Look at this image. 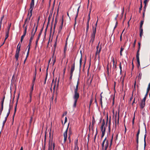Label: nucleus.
<instances>
[{
  "label": "nucleus",
  "instance_id": "obj_56",
  "mask_svg": "<svg viewBox=\"0 0 150 150\" xmlns=\"http://www.w3.org/2000/svg\"><path fill=\"white\" fill-rule=\"evenodd\" d=\"M33 38L30 37V39L29 40V43H31L32 40L33 39Z\"/></svg>",
  "mask_w": 150,
  "mask_h": 150
},
{
  "label": "nucleus",
  "instance_id": "obj_33",
  "mask_svg": "<svg viewBox=\"0 0 150 150\" xmlns=\"http://www.w3.org/2000/svg\"><path fill=\"white\" fill-rule=\"evenodd\" d=\"M112 62H113V68L114 69H116L117 67V66H116L117 62H116V64L115 65V61H114V59H113Z\"/></svg>",
  "mask_w": 150,
  "mask_h": 150
},
{
  "label": "nucleus",
  "instance_id": "obj_34",
  "mask_svg": "<svg viewBox=\"0 0 150 150\" xmlns=\"http://www.w3.org/2000/svg\"><path fill=\"white\" fill-rule=\"evenodd\" d=\"M147 96L146 95H145L143 99L141 100V101L145 102L146 100V98Z\"/></svg>",
  "mask_w": 150,
  "mask_h": 150
},
{
  "label": "nucleus",
  "instance_id": "obj_25",
  "mask_svg": "<svg viewBox=\"0 0 150 150\" xmlns=\"http://www.w3.org/2000/svg\"><path fill=\"white\" fill-rule=\"evenodd\" d=\"M19 44H18V45L17 46V50H16V51L20 52V47H21V46L20 45L19 46Z\"/></svg>",
  "mask_w": 150,
  "mask_h": 150
},
{
  "label": "nucleus",
  "instance_id": "obj_51",
  "mask_svg": "<svg viewBox=\"0 0 150 150\" xmlns=\"http://www.w3.org/2000/svg\"><path fill=\"white\" fill-rule=\"evenodd\" d=\"M119 117H120L119 112L118 113V118H117V124H118V123H119Z\"/></svg>",
  "mask_w": 150,
  "mask_h": 150
},
{
  "label": "nucleus",
  "instance_id": "obj_30",
  "mask_svg": "<svg viewBox=\"0 0 150 150\" xmlns=\"http://www.w3.org/2000/svg\"><path fill=\"white\" fill-rule=\"evenodd\" d=\"M116 117H117V116H116V115L115 116V126L113 127L115 128V131L116 130V128H117V127H116V124H117V122H116Z\"/></svg>",
  "mask_w": 150,
  "mask_h": 150
},
{
  "label": "nucleus",
  "instance_id": "obj_59",
  "mask_svg": "<svg viewBox=\"0 0 150 150\" xmlns=\"http://www.w3.org/2000/svg\"><path fill=\"white\" fill-rule=\"evenodd\" d=\"M3 108H1L0 109V115H1V114L2 111H3Z\"/></svg>",
  "mask_w": 150,
  "mask_h": 150
},
{
  "label": "nucleus",
  "instance_id": "obj_2",
  "mask_svg": "<svg viewBox=\"0 0 150 150\" xmlns=\"http://www.w3.org/2000/svg\"><path fill=\"white\" fill-rule=\"evenodd\" d=\"M34 6V0H31V2L30 4V8L29 9L30 11L28 13L27 17L26 19H30L32 15L33 10Z\"/></svg>",
  "mask_w": 150,
  "mask_h": 150
},
{
  "label": "nucleus",
  "instance_id": "obj_35",
  "mask_svg": "<svg viewBox=\"0 0 150 150\" xmlns=\"http://www.w3.org/2000/svg\"><path fill=\"white\" fill-rule=\"evenodd\" d=\"M137 67L139 68L140 67V60L139 59H137Z\"/></svg>",
  "mask_w": 150,
  "mask_h": 150
},
{
  "label": "nucleus",
  "instance_id": "obj_63",
  "mask_svg": "<svg viewBox=\"0 0 150 150\" xmlns=\"http://www.w3.org/2000/svg\"><path fill=\"white\" fill-rule=\"evenodd\" d=\"M144 21L143 20H142L140 22V25H143L144 23Z\"/></svg>",
  "mask_w": 150,
  "mask_h": 150
},
{
  "label": "nucleus",
  "instance_id": "obj_8",
  "mask_svg": "<svg viewBox=\"0 0 150 150\" xmlns=\"http://www.w3.org/2000/svg\"><path fill=\"white\" fill-rule=\"evenodd\" d=\"M52 141L51 142L50 140H49L48 143V150H52Z\"/></svg>",
  "mask_w": 150,
  "mask_h": 150
},
{
  "label": "nucleus",
  "instance_id": "obj_37",
  "mask_svg": "<svg viewBox=\"0 0 150 150\" xmlns=\"http://www.w3.org/2000/svg\"><path fill=\"white\" fill-rule=\"evenodd\" d=\"M35 79H33L32 83V86L34 87Z\"/></svg>",
  "mask_w": 150,
  "mask_h": 150
},
{
  "label": "nucleus",
  "instance_id": "obj_47",
  "mask_svg": "<svg viewBox=\"0 0 150 150\" xmlns=\"http://www.w3.org/2000/svg\"><path fill=\"white\" fill-rule=\"evenodd\" d=\"M40 36H39V34H38V38L37 39V40L36 41V45H37V44L38 41L39 39V38H40Z\"/></svg>",
  "mask_w": 150,
  "mask_h": 150
},
{
  "label": "nucleus",
  "instance_id": "obj_29",
  "mask_svg": "<svg viewBox=\"0 0 150 150\" xmlns=\"http://www.w3.org/2000/svg\"><path fill=\"white\" fill-rule=\"evenodd\" d=\"M7 117H5V120L4 121H3V125H2V127H3L4 126V125L6 121V120H7Z\"/></svg>",
  "mask_w": 150,
  "mask_h": 150
},
{
  "label": "nucleus",
  "instance_id": "obj_45",
  "mask_svg": "<svg viewBox=\"0 0 150 150\" xmlns=\"http://www.w3.org/2000/svg\"><path fill=\"white\" fill-rule=\"evenodd\" d=\"M149 0H145L144 1V5H147V3L149 1Z\"/></svg>",
  "mask_w": 150,
  "mask_h": 150
},
{
  "label": "nucleus",
  "instance_id": "obj_26",
  "mask_svg": "<svg viewBox=\"0 0 150 150\" xmlns=\"http://www.w3.org/2000/svg\"><path fill=\"white\" fill-rule=\"evenodd\" d=\"M80 8V6H79L78 8L77 12L76 13V15H75V17H73V18H74L75 19H76V18H77V16H78V13L79 11V9Z\"/></svg>",
  "mask_w": 150,
  "mask_h": 150
},
{
  "label": "nucleus",
  "instance_id": "obj_21",
  "mask_svg": "<svg viewBox=\"0 0 150 150\" xmlns=\"http://www.w3.org/2000/svg\"><path fill=\"white\" fill-rule=\"evenodd\" d=\"M26 34V33H24L23 35L21 36V42L23 41V40L25 37Z\"/></svg>",
  "mask_w": 150,
  "mask_h": 150
},
{
  "label": "nucleus",
  "instance_id": "obj_58",
  "mask_svg": "<svg viewBox=\"0 0 150 150\" xmlns=\"http://www.w3.org/2000/svg\"><path fill=\"white\" fill-rule=\"evenodd\" d=\"M32 97H30V99H29V101H28V103H30L31 102V100H32Z\"/></svg>",
  "mask_w": 150,
  "mask_h": 150
},
{
  "label": "nucleus",
  "instance_id": "obj_31",
  "mask_svg": "<svg viewBox=\"0 0 150 150\" xmlns=\"http://www.w3.org/2000/svg\"><path fill=\"white\" fill-rule=\"evenodd\" d=\"M8 33H9V31L8 30L6 33V35L5 37V40H6L8 37Z\"/></svg>",
  "mask_w": 150,
  "mask_h": 150
},
{
  "label": "nucleus",
  "instance_id": "obj_13",
  "mask_svg": "<svg viewBox=\"0 0 150 150\" xmlns=\"http://www.w3.org/2000/svg\"><path fill=\"white\" fill-rule=\"evenodd\" d=\"M139 133H140V129H139V130H138V132L136 135V141H137V144H138V143H139V141H138L139 136Z\"/></svg>",
  "mask_w": 150,
  "mask_h": 150
},
{
  "label": "nucleus",
  "instance_id": "obj_14",
  "mask_svg": "<svg viewBox=\"0 0 150 150\" xmlns=\"http://www.w3.org/2000/svg\"><path fill=\"white\" fill-rule=\"evenodd\" d=\"M75 145L74 150H79V148L78 146V140H77L75 142Z\"/></svg>",
  "mask_w": 150,
  "mask_h": 150
},
{
  "label": "nucleus",
  "instance_id": "obj_48",
  "mask_svg": "<svg viewBox=\"0 0 150 150\" xmlns=\"http://www.w3.org/2000/svg\"><path fill=\"white\" fill-rule=\"evenodd\" d=\"M105 134V132H104H104H102V134L101 136V139H102L103 138V137H104Z\"/></svg>",
  "mask_w": 150,
  "mask_h": 150
},
{
  "label": "nucleus",
  "instance_id": "obj_60",
  "mask_svg": "<svg viewBox=\"0 0 150 150\" xmlns=\"http://www.w3.org/2000/svg\"><path fill=\"white\" fill-rule=\"evenodd\" d=\"M28 56V55H27V54L26 56V58H25V59L24 60V64H25V61H26V59H27Z\"/></svg>",
  "mask_w": 150,
  "mask_h": 150
},
{
  "label": "nucleus",
  "instance_id": "obj_20",
  "mask_svg": "<svg viewBox=\"0 0 150 150\" xmlns=\"http://www.w3.org/2000/svg\"><path fill=\"white\" fill-rule=\"evenodd\" d=\"M140 34L139 36L141 38H142V36L143 34V29H140Z\"/></svg>",
  "mask_w": 150,
  "mask_h": 150
},
{
  "label": "nucleus",
  "instance_id": "obj_18",
  "mask_svg": "<svg viewBox=\"0 0 150 150\" xmlns=\"http://www.w3.org/2000/svg\"><path fill=\"white\" fill-rule=\"evenodd\" d=\"M150 90V83L149 84L148 88L147 89V91L145 95H146L147 96H148V93L149 92Z\"/></svg>",
  "mask_w": 150,
  "mask_h": 150
},
{
  "label": "nucleus",
  "instance_id": "obj_57",
  "mask_svg": "<svg viewBox=\"0 0 150 150\" xmlns=\"http://www.w3.org/2000/svg\"><path fill=\"white\" fill-rule=\"evenodd\" d=\"M124 30L123 31H122V33L120 36V41H121L122 40V33H123V32H124Z\"/></svg>",
  "mask_w": 150,
  "mask_h": 150
},
{
  "label": "nucleus",
  "instance_id": "obj_32",
  "mask_svg": "<svg viewBox=\"0 0 150 150\" xmlns=\"http://www.w3.org/2000/svg\"><path fill=\"white\" fill-rule=\"evenodd\" d=\"M10 110H11V107L10 106V105H9V108L8 109V112L7 113L6 116L5 117H7V118L8 117V116L10 114Z\"/></svg>",
  "mask_w": 150,
  "mask_h": 150
},
{
  "label": "nucleus",
  "instance_id": "obj_11",
  "mask_svg": "<svg viewBox=\"0 0 150 150\" xmlns=\"http://www.w3.org/2000/svg\"><path fill=\"white\" fill-rule=\"evenodd\" d=\"M145 102L141 101L140 105V108L141 109H142L145 107Z\"/></svg>",
  "mask_w": 150,
  "mask_h": 150
},
{
  "label": "nucleus",
  "instance_id": "obj_22",
  "mask_svg": "<svg viewBox=\"0 0 150 150\" xmlns=\"http://www.w3.org/2000/svg\"><path fill=\"white\" fill-rule=\"evenodd\" d=\"M100 129L102 132H103L104 131V132H105L106 128L105 127H101Z\"/></svg>",
  "mask_w": 150,
  "mask_h": 150
},
{
  "label": "nucleus",
  "instance_id": "obj_23",
  "mask_svg": "<svg viewBox=\"0 0 150 150\" xmlns=\"http://www.w3.org/2000/svg\"><path fill=\"white\" fill-rule=\"evenodd\" d=\"M30 44H31V43H29V44L28 45V52H27V55H29V51H30Z\"/></svg>",
  "mask_w": 150,
  "mask_h": 150
},
{
  "label": "nucleus",
  "instance_id": "obj_6",
  "mask_svg": "<svg viewBox=\"0 0 150 150\" xmlns=\"http://www.w3.org/2000/svg\"><path fill=\"white\" fill-rule=\"evenodd\" d=\"M138 50L137 52V54H136V59H139V51H140V45H141V44L139 42L138 43Z\"/></svg>",
  "mask_w": 150,
  "mask_h": 150
},
{
  "label": "nucleus",
  "instance_id": "obj_52",
  "mask_svg": "<svg viewBox=\"0 0 150 150\" xmlns=\"http://www.w3.org/2000/svg\"><path fill=\"white\" fill-rule=\"evenodd\" d=\"M121 63L120 62V64L119 67H120V73H121L122 67L121 66Z\"/></svg>",
  "mask_w": 150,
  "mask_h": 150
},
{
  "label": "nucleus",
  "instance_id": "obj_54",
  "mask_svg": "<svg viewBox=\"0 0 150 150\" xmlns=\"http://www.w3.org/2000/svg\"><path fill=\"white\" fill-rule=\"evenodd\" d=\"M4 101L2 100L1 102V108H3L4 107Z\"/></svg>",
  "mask_w": 150,
  "mask_h": 150
},
{
  "label": "nucleus",
  "instance_id": "obj_16",
  "mask_svg": "<svg viewBox=\"0 0 150 150\" xmlns=\"http://www.w3.org/2000/svg\"><path fill=\"white\" fill-rule=\"evenodd\" d=\"M19 52L17 51L16 52V53L15 55V57L17 61L18 60L19 57Z\"/></svg>",
  "mask_w": 150,
  "mask_h": 150
},
{
  "label": "nucleus",
  "instance_id": "obj_46",
  "mask_svg": "<svg viewBox=\"0 0 150 150\" xmlns=\"http://www.w3.org/2000/svg\"><path fill=\"white\" fill-rule=\"evenodd\" d=\"M133 93H132V96L131 97V98H130L129 102H131V101H132V100L133 99Z\"/></svg>",
  "mask_w": 150,
  "mask_h": 150
},
{
  "label": "nucleus",
  "instance_id": "obj_5",
  "mask_svg": "<svg viewBox=\"0 0 150 150\" xmlns=\"http://www.w3.org/2000/svg\"><path fill=\"white\" fill-rule=\"evenodd\" d=\"M96 33V28L94 29V27H93V30L92 33L91 34V44H93V42L94 40L95 35Z\"/></svg>",
  "mask_w": 150,
  "mask_h": 150
},
{
  "label": "nucleus",
  "instance_id": "obj_39",
  "mask_svg": "<svg viewBox=\"0 0 150 150\" xmlns=\"http://www.w3.org/2000/svg\"><path fill=\"white\" fill-rule=\"evenodd\" d=\"M105 125V120L104 119L103 120V122L102 123V125H101V127H104Z\"/></svg>",
  "mask_w": 150,
  "mask_h": 150
},
{
  "label": "nucleus",
  "instance_id": "obj_43",
  "mask_svg": "<svg viewBox=\"0 0 150 150\" xmlns=\"http://www.w3.org/2000/svg\"><path fill=\"white\" fill-rule=\"evenodd\" d=\"M82 62V57L81 56V58L80 59V68H81V67Z\"/></svg>",
  "mask_w": 150,
  "mask_h": 150
},
{
  "label": "nucleus",
  "instance_id": "obj_42",
  "mask_svg": "<svg viewBox=\"0 0 150 150\" xmlns=\"http://www.w3.org/2000/svg\"><path fill=\"white\" fill-rule=\"evenodd\" d=\"M43 27L42 28V29L40 30V32L39 33V36H40V35H41L42 32L43 30Z\"/></svg>",
  "mask_w": 150,
  "mask_h": 150
},
{
  "label": "nucleus",
  "instance_id": "obj_62",
  "mask_svg": "<svg viewBox=\"0 0 150 150\" xmlns=\"http://www.w3.org/2000/svg\"><path fill=\"white\" fill-rule=\"evenodd\" d=\"M36 70H35V75H34V76H33V79H36Z\"/></svg>",
  "mask_w": 150,
  "mask_h": 150
},
{
  "label": "nucleus",
  "instance_id": "obj_3",
  "mask_svg": "<svg viewBox=\"0 0 150 150\" xmlns=\"http://www.w3.org/2000/svg\"><path fill=\"white\" fill-rule=\"evenodd\" d=\"M108 141L107 140V138L105 137L104 139L102 144V149H105V150H106L108 146Z\"/></svg>",
  "mask_w": 150,
  "mask_h": 150
},
{
  "label": "nucleus",
  "instance_id": "obj_49",
  "mask_svg": "<svg viewBox=\"0 0 150 150\" xmlns=\"http://www.w3.org/2000/svg\"><path fill=\"white\" fill-rule=\"evenodd\" d=\"M27 22H28V19H25V23L23 25V28H24V27H25V24H26V23H27Z\"/></svg>",
  "mask_w": 150,
  "mask_h": 150
},
{
  "label": "nucleus",
  "instance_id": "obj_1",
  "mask_svg": "<svg viewBox=\"0 0 150 150\" xmlns=\"http://www.w3.org/2000/svg\"><path fill=\"white\" fill-rule=\"evenodd\" d=\"M79 84V79H78L76 85L74 89V94L73 97V98L74 100V102L73 106L74 108L76 107L78 100L79 97V94L78 92Z\"/></svg>",
  "mask_w": 150,
  "mask_h": 150
},
{
  "label": "nucleus",
  "instance_id": "obj_15",
  "mask_svg": "<svg viewBox=\"0 0 150 150\" xmlns=\"http://www.w3.org/2000/svg\"><path fill=\"white\" fill-rule=\"evenodd\" d=\"M63 22H64V19H62L61 25V26L59 27V30L58 33H60L61 31V30H62V28L63 27Z\"/></svg>",
  "mask_w": 150,
  "mask_h": 150
},
{
  "label": "nucleus",
  "instance_id": "obj_36",
  "mask_svg": "<svg viewBox=\"0 0 150 150\" xmlns=\"http://www.w3.org/2000/svg\"><path fill=\"white\" fill-rule=\"evenodd\" d=\"M27 26H28V24H27L26 25V26L24 28V33H26Z\"/></svg>",
  "mask_w": 150,
  "mask_h": 150
},
{
  "label": "nucleus",
  "instance_id": "obj_9",
  "mask_svg": "<svg viewBox=\"0 0 150 150\" xmlns=\"http://www.w3.org/2000/svg\"><path fill=\"white\" fill-rule=\"evenodd\" d=\"M19 95H20V93H19L18 94V96L17 99V101L16 103V106H15V108H14V114L13 116V117H14V116L15 115V114L16 112V111L17 106L18 102V100L19 99Z\"/></svg>",
  "mask_w": 150,
  "mask_h": 150
},
{
  "label": "nucleus",
  "instance_id": "obj_17",
  "mask_svg": "<svg viewBox=\"0 0 150 150\" xmlns=\"http://www.w3.org/2000/svg\"><path fill=\"white\" fill-rule=\"evenodd\" d=\"M146 129H145V133H146ZM146 133H145V134L144 135V148H145L146 146Z\"/></svg>",
  "mask_w": 150,
  "mask_h": 150
},
{
  "label": "nucleus",
  "instance_id": "obj_28",
  "mask_svg": "<svg viewBox=\"0 0 150 150\" xmlns=\"http://www.w3.org/2000/svg\"><path fill=\"white\" fill-rule=\"evenodd\" d=\"M110 124H111V122H110V120H109V126H108V129H109V132H110V130H111V128H110Z\"/></svg>",
  "mask_w": 150,
  "mask_h": 150
},
{
  "label": "nucleus",
  "instance_id": "obj_53",
  "mask_svg": "<svg viewBox=\"0 0 150 150\" xmlns=\"http://www.w3.org/2000/svg\"><path fill=\"white\" fill-rule=\"evenodd\" d=\"M142 73H139V76H138V78L140 79H141V77H142Z\"/></svg>",
  "mask_w": 150,
  "mask_h": 150
},
{
  "label": "nucleus",
  "instance_id": "obj_19",
  "mask_svg": "<svg viewBox=\"0 0 150 150\" xmlns=\"http://www.w3.org/2000/svg\"><path fill=\"white\" fill-rule=\"evenodd\" d=\"M33 87H34L32 86L31 89L30 90V93H29V96H30V97H32L33 92Z\"/></svg>",
  "mask_w": 150,
  "mask_h": 150
},
{
  "label": "nucleus",
  "instance_id": "obj_12",
  "mask_svg": "<svg viewBox=\"0 0 150 150\" xmlns=\"http://www.w3.org/2000/svg\"><path fill=\"white\" fill-rule=\"evenodd\" d=\"M75 63H74L73 65L71 66L70 71V74H73V72L75 69Z\"/></svg>",
  "mask_w": 150,
  "mask_h": 150
},
{
  "label": "nucleus",
  "instance_id": "obj_41",
  "mask_svg": "<svg viewBox=\"0 0 150 150\" xmlns=\"http://www.w3.org/2000/svg\"><path fill=\"white\" fill-rule=\"evenodd\" d=\"M97 133H98L97 128H96V134L94 136V141H95V140H96V136H97Z\"/></svg>",
  "mask_w": 150,
  "mask_h": 150
},
{
  "label": "nucleus",
  "instance_id": "obj_10",
  "mask_svg": "<svg viewBox=\"0 0 150 150\" xmlns=\"http://www.w3.org/2000/svg\"><path fill=\"white\" fill-rule=\"evenodd\" d=\"M93 119L92 121V130L93 132V133L94 132V128L93 126L95 123V120L93 116Z\"/></svg>",
  "mask_w": 150,
  "mask_h": 150
},
{
  "label": "nucleus",
  "instance_id": "obj_4",
  "mask_svg": "<svg viewBox=\"0 0 150 150\" xmlns=\"http://www.w3.org/2000/svg\"><path fill=\"white\" fill-rule=\"evenodd\" d=\"M100 43V42H99L98 45L96 47L97 51L96 53V57H98L99 59L100 58V53L102 49L101 45H100V47H99Z\"/></svg>",
  "mask_w": 150,
  "mask_h": 150
},
{
  "label": "nucleus",
  "instance_id": "obj_44",
  "mask_svg": "<svg viewBox=\"0 0 150 150\" xmlns=\"http://www.w3.org/2000/svg\"><path fill=\"white\" fill-rule=\"evenodd\" d=\"M35 33L34 32V33H33V32H31V37H32L34 38V36Z\"/></svg>",
  "mask_w": 150,
  "mask_h": 150
},
{
  "label": "nucleus",
  "instance_id": "obj_38",
  "mask_svg": "<svg viewBox=\"0 0 150 150\" xmlns=\"http://www.w3.org/2000/svg\"><path fill=\"white\" fill-rule=\"evenodd\" d=\"M66 45H67V43L66 44L65 47L64 49V53L65 55L66 52L67 51V47H66V46H67Z\"/></svg>",
  "mask_w": 150,
  "mask_h": 150
},
{
  "label": "nucleus",
  "instance_id": "obj_7",
  "mask_svg": "<svg viewBox=\"0 0 150 150\" xmlns=\"http://www.w3.org/2000/svg\"><path fill=\"white\" fill-rule=\"evenodd\" d=\"M69 124H68V127L65 131V132H64L63 134V135L64 137V143H65L66 142L67 138V131L68 128V126H69Z\"/></svg>",
  "mask_w": 150,
  "mask_h": 150
},
{
  "label": "nucleus",
  "instance_id": "obj_50",
  "mask_svg": "<svg viewBox=\"0 0 150 150\" xmlns=\"http://www.w3.org/2000/svg\"><path fill=\"white\" fill-rule=\"evenodd\" d=\"M57 19H55V23H54V29H55V27H56V23H57Z\"/></svg>",
  "mask_w": 150,
  "mask_h": 150
},
{
  "label": "nucleus",
  "instance_id": "obj_40",
  "mask_svg": "<svg viewBox=\"0 0 150 150\" xmlns=\"http://www.w3.org/2000/svg\"><path fill=\"white\" fill-rule=\"evenodd\" d=\"M142 1H141V4H140V8H139V12H140L142 10Z\"/></svg>",
  "mask_w": 150,
  "mask_h": 150
},
{
  "label": "nucleus",
  "instance_id": "obj_55",
  "mask_svg": "<svg viewBox=\"0 0 150 150\" xmlns=\"http://www.w3.org/2000/svg\"><path fill=\"white\" fill-rule=\"evenodd\" d=\"M11 23H9V25H8V31H9V30H10V28L11 27Z\"/></svg>",
  "mask_w": 150,
  "mask_h": 150
},
{
  "label": "nucleus",
  "instance_id": "obj_27",
  "mask_svg": "<svg viewBox=\"0 0 150 150\" xmlns=\"http://www.w3.org/2000/svg\"><path fill=\"white\" fill-rule=\"evenodd\" d=\"M90 19H88L87 22V26L86 28V32H87L89 28V21Z\"/></svg>",
  "mask_w": 150,
  "mask_h": 150
},
{
  "label": "nucleus",
  "instance_id": "obj_61",
  "mask_svg": "<svg viewBox=\"0 0 150 150\" xmlns=\"http://www.w3.org/2000/svg\"><path fill=\"white\" fill-rule=\"evenodd\" d=\"M70 74V76L69 78V79L70 80H71L72 79V76H73V74Z\"/></svg>",
  "mask_w": 150,
  "mask_h": 150
},
{
  "label": "nucleus",
  "instance_id": "obj_64",
  "mask_svg": "<svg viewBox=\"0 0 150 150\" xmlns=\"http://www.w3.org/2000/svg\"><path fill=\"white\" fill-rule=\"evenodd\" d=\"M38 26V25H37V26L36 27L35 29V33H36V31H37V30Z\"/></svg>",
  "mask_w": 150,
  "mask_h": 150
},
{
  "label": "nucleus",
  "instance_id": "obj_24",
  "mask_svg": "<svg viewBox=\"0 0 150 150\" xmlns=\"http://www.w3.org/2000/svg\"><path fill=\"white\" fill-rule=\"evenodd\" d=\"M44 146H43V149L44 150H45V146L46 145V135H45V138L44 139Z\"/></svg>",
  "mask_w": 150,
  "mask_h": 150
}]
</instances>
